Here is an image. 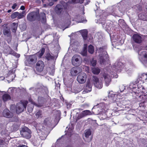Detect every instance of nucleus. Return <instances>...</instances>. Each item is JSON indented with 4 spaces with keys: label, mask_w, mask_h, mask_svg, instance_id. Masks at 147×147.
<instances>
[{
    "label": "nucleus",
    "mask_w": 147,
    "mask_h": 147,
    "mask_svg": "<svg viewBox=\"0 0 147 147\" xmlns=\"http://www.w3.org/2000/svg\"><path fill=\"white\" fill-rule=\"evenodd\" d=\"M143 53V57L147 59V52H144Z\"/></svg>",
    "instance_id": "obj_39"
},
{
    "label": "nucleus",
    "mask_w": 147,
    "mask_h": 147,
    "mask_svg": "<svg viewBox=\"0 0 147 147\" xmlns=\"http://www.w3.org/2000/svg\"><path fill=\"white\" fill-rule=\"evenodd\" d=\"M91 132L90 130H88L85 133V136L86 138H88L91 135Z\"/></svg>",
    "instance_id": "obj_34"
},
{
    "label": "nucleus",
    "mask_w": 147,
    "mask_h": 147,
    "mask_svg": "<svg viewBox=\"0 0 147 147\" xmlns=\"http://www.w3.org/2000/svg\"><path fill=\"white\" fill-rule=\"evenodd\" d=\"M82 55L83 56H86L87 55V52L86 51H84L82 53Z\"/></svg>",
    "instance_id": "obj_40"
},
{
    "label": "nucleus",
    "mask_w": 147,
    "mask_h": 147,
    "mask_svg": "<svg viewBox=\"0 0 147 147\" xmlns=\"http://www.w3.org/2000/svg\"><path fill=\"white\" fill-rule=\"evenodd\" d=\"M84 1V0H79V2H78V3H80V4H82L83 3Z\"/></svg>",
    "instance_id": "obj_46"
},
{
    "label": "nucleus",
    "mask_w": 147,
    "mask_h": 147,
    "mask_svg": "<svg viewBox=\"0 0 147 147\" xmlns=\"http://www.w3.org/2000/svg\"><path fill=\"white\" fill-rule=\"evenodd\" d=\"M54 11L57 15H61L63 12V6L61 4H57L55 7Z\"/></svg>",
    "instance_id": "obj_11"
},
{
    "label": "nucleus",
    "mask_w": 147,
    "mask_h": 147,
    "mask_svg": "<svg viewBox=\"0 0 147 147\" xmlns=\"http://www.w3.org/2000/svg\"><path fill=\"white\" fill-rule=\"evenodd\" d=\"M3 100L4 101H6L8 100H10L11 98V97L9 95L7 94H4L2 97Z\"/></svg>",
    "instance_id": "obj_20"
},
{
    "label": "nucleus",
    "mask_w": 147,
    "mask_h": 147,
    "mask_svg": "<svg viewBox=\"0 0 147 147\" xmlns=\"http://www.w3.org/2000/svg\"><path fill=\"white\" fill-rule=\"evenodd\" d=\"M87 75L84 73H80L77 76V80L80 84H84L86 81Z\"/></svg>",
    "instance_id": "obj_8"
},
{
    "label": "nucleus",
    "mask_w": 147,
    "mask_h": 147,
    "mask_svg": "<svg viewBox=\"0 0 147 147\" xmlns=\"http://www.w3.org/2000/svg\"><path fill=\"white\" fill-rule=\"evenodd\" d=\"M33 107L32 105H29L27 107V110L29 113L32 112L33 111Z\"/></svg>",
    "instance_id": "obj_33"
},
{
    "label": "nucleus",
    "mask_w": 147,
    "mask_h": 147,
    "mask_svg": "<svg viewBox=\"0 0 147 147\" xmlns=\"http://www.w3.org/2000/svg\"><path fill=\"white\" fill-rule=\"evenodd\" d=\"M138 16L139 18L141 20L144 21H147V13L140 14H139Z\"/></svg>",
    "instance_id": "obj_18"
},
{
    "label": "nucleus",
    "mask_w": 147,
    "mask_h": 147,
    "mask_svg": "<svg viewBox=\"0 0 147 147\" xmlns=\"http://www.w3.org/2000/svg\"><path fill=\"white\" fill-rule=\"evenodd\" d=\"M79 1V0H71V2L74 4L78 3Z\"/></svg>",
    "instance_id": "obj_38"
},
{
    "label": "nucleus",
    "mask_w": 147,
    "mask_h": 147,
    "mask_svg": "<svg viewBox=\"0 0 147 147\" xmlns=\"http://www.w3.org/2000/svg\"><path fill=\"white\" fill-rule=\"evenodd\" d=\"M25 11H22V13H19V14H18V16L17 18L18 19H20L24 17V15L23 14H25Z\"/></svg>",
    "instance_id": "obj_30"
},
{
    "label": "nucleus",
    "mask_w": 147,
    "mask_h": 147,
    "mask_svg": "<svg viewBox=\"0 0 147 147\" xmlns=\"http://www.w3.org/2000/svg\"><path fill=\"white\" fill-rule=\"evenodd\" d=\"M8 48L10 49L9 51V53L10 54H11L13 55L16 56V55L17 54L13 50L11 49L10 47L8 46Z\"/></svg>",
    "instance_id": "obj_32"
},
{
    "label": "nucleus",
    "mask_w": 147,
    "mask_h": 147,
    "mask_svg": "<svg viewBox=\"0 0 147 147\" xmlns=\"http://www.w3.org/2000/svg\"><path fill=\"white\" fill-rule=\"evenodd\" d=\"M84 117L87 115H91L92 113L91 112L88 110H86L83 111L82 112Z\"/></svg>",
    "instance_id": "obj_25"
},
{
    "label": "nucleus",
    "mask_w": 147,
    "mask_h": 147,
    "mask_svg": "<svg viewBox=\"0 0 147 147\" xmlns=\"http://www.w3.org/2000/svg\"><path fill=\"white\" fill-rule=\"evenodd\" d=\"M106 61V60L105 59L104 56H100V62L101 64H104Z\"/></svg>",
    "instance_id": "obj_27"
},
{
    "label": "nucleus",
    "mask_w": 147,
    "mask_h": 147,
    "mask_svg": "<svg viewBox=\"0 0 147 147\" xmlns=\"http://www.w3.org/2000/svg\"><path fill=\"white\" fill-rule=\"evenodd\" d=\"M18 25V23L13 22L12 23L11 25V28L13 32H16Z\"/></svg>",
    "instance_id": "obj_17"
},
{
    "label": "nucleus",
    "mask_w": 147,
    "mask_h": 147,
    "mask_svg": "<svg viewBox=\"0 0 147 147\" xmlns=\"http://www.w3.org/2000/svg\"><path fill=\"white\" fill-rule=\"evenodd\" d=\"M146 147H147V146H146Z\"/></svg>",
    "instance_id": "obj_60"
},
{
    "label": "nucleus",
    "mask_w": 147,
    "mask_h": 147,
    "mask_svg": "<svg viewBox=\"0 0 147 147\" xmlns=\"http://www.w3.org/2000/svg\"><path fill=\"white\" fill-rule=\"evenodd\" d=\"M136 82L137 80L134 82V84L130 85L131 87L132 85H133V92L132 93L133 97L136 96L138 94H145V92L146 91L143 85L144 82L140 81L138 82Z\"/></svg>",
    "instance_id": "obj_2"
},
{
    "label": "nucleus",
    "mask_w": 147,
    "mask_h": 147,
    "mask_svg": "<svg viewBox=\"0 0 147 147\" xmlns=\"http://www.w3.org/2000/svg\"><path fill=\"white\" fill-rule=\"evenodd\" d=\"M17 147H28L27 146H26L25 145H24L20 144V145H19Z\"/></svg>",
    "instance_id": "obj_44"
},
{
    "label": "nucleus",
    "mask_w": 147,
    "mask_h": 147,
    "mask_svg": "<svg viewBox=\"0 0 147 147\" xmlns=\"http://www.w3.org/2000/svg\"><path fill=\"white\" fill-rule=\"evenodd\" d=\"M100 71V69L98 67L94 68L92 69V72L94 74H98Z\"/></svg>",
    "instance_id": "obj_24"
},
{
    "label": "nucleus",
    "mask_w": 147,
    "mask_h": 147,
    "mask_svg": "<svg viewBox=\"0 0 147 147\" xmlns=\"http://www.w3.org/2000/svg\"><path fill=\"white\" fill-rule=\"evenodd\" d=\"M105 23V20L104 21V22H102L101 23L102 24H104Z\"/></svg>",
    "instance_id": "obj_51"
},
{
    "label": "nucleus",
    "mask_w": 147,
    "mask_h": 147,
    "mask_svg": "<svg viewBox=\"0 0 147 147\" xmlns=\"http://www.w3.org/2000/svg\"><path fill=\"white\" fill-rule=\"evenodd\" d=\"M36 3H40L41 1L40 0H36L35 1Z\"/></svg>",
    "instance_id": "obj_49"
},
{
    "label": "nucleus",
    "mask_w": 147,
    "mask_h": 147,
    "mask_svg": "<svg viewBox=\"0 0 147 147\" xmlns=\"http://www.w3.org/2000/svg\"><path fill=\"white\" fill-rule=\"evenodd\" d=\"M78 71L76 68L73 67L71 69L70 73L72 76H75L77 74Z\"/></svg>",
    "instance_id": "obj_19"
},
{
    "label": "nucleus",
    "mask_w": 147,
    "mask_h": 147,
    "mask_svg": "<svg viewBox=\"0 0 147 147\" xmlns=\"http://www.w3.org/2000/svg\"><path fill=\"white\" fill-rule=\"evenodd\" d=\"M36 117L38 118L39 117H42V112L41 111H38L35 114Z\"/></svg>",
    "instance_id": "obj_31"
},
{
    "label": "nucleus",
    "mask_w": 147,
    "mask_h": 147,
    "mask_svg": "<svg viewBox=\"0 0 147 147\" xmlns=\"http://www.w3.org/2000/svg\"><path fill=\"white\" fill-rule=\"evenodd\" d=\"M27 20L30 22L35 20H41L42 23H45L46 21V14L44 12H41L39 14L37 11H33L29 13L27 16Z\"/></svg>",
    "instance_id": "obj_1"
},
{
    "label": "nucleus",
    "mask_w": 147,
    "mask_h": 147,
    "mask_svg": "<svg viewBox=\"0 0 147 147\" xmlns=\"http://www.w3.org/2000/svg\"><path fill=\"white\" fill-rule=\"evenodd\" d=\"M102 20V19L100 18V20Z\"/></svg>",
    "instance_id": "obj_57"
},
{
    "label": "nucleus",
    "mask_w": 147,
    "mask_h": 147,
    "mask_svg": "<svg viewBox=\"0 0 147 147\" xmlns=\"http://www.w3.org/2000/svg\"><path fill=\"white\" fill-rule=\"evenodd\" d=\"M45 66L44 62L41 60L38 61L36 65V68L37 71L39 72L42 71Z\"/></svg>",
    "instance_id": "obj_10"
},
{
    "label": "nucleus",
    "mask_w": 147,
    "mask_h": 147,
    "mask_svg": "<svg viewBox=\"0 0 147 147\" xmlns=\"http://www.w3.org/2000/svg\"><path fill=\"white\" fill-rule=\"evenodd\" d=\"M3 32L4 36L11 38L12 36L10 30L7 26H6L3 28Z\"/></svg>",
    "instance_id": "obj_12"
},
{
    "label": "nucleus",
    "mask_w": 147,
    "mask_h": 147,
    "mask_svg": "<svg viewBox=\"0 0 147 147\" xmlns=\"http://www.w3.org/2000/svg\"><path fill=\"white\" fill-rule=\"evenodd\" d=\"M45 57L48 61H49L53 59L54 57L52 56L49 53H47L46 54Z\"/></svg>",
    "instance_id": "obj_22"
},
{
    "label": "nucleus",
    "mask_w": 147,
    "mask_h": 147,
    "mask_svg": "<svg viewBox=\"0 0 147 147\" xmlns=\"http://www.w3.org/2000/svg\"><path fill=\"white\" fill-rule=\"evenodd\" d=\"M92 82L94 86L98 89H101L102 87V83L101 82H100L99 78L96 76L92 77Z\"/></svg>",
    "instance_id": "obj_6"
},
{
    "label": "nucleus",
    "mask_w": 147,
    "mask_h": 147,
    "mask_svg": "<svg viewBox=\"0 0 147 147\" xmlns=\"http://www.w3.org/2000/svg\"><path fill=\"white\" fill-rule=\"evenodd\" d=\"M105 56L106 57V60H107V59L109 58V56L108 54H107L105 55Z\"/></svg>",
    "instance_id": "obj_47"
},
{
    "label": "nucleus",
    "mask_w": 147,
    "mask_h": 147,
    "mask_svg": "<svg viewBox=\"0 0 147 147\" xmlns=\"http://www.w3.org/2000/svg\"><path fill=\"white\" fill-rule=\"evenodd\" d=\"M19 14V13L18 12H14L11 15V18L12 19H14L17 17H18V14Z\"/></svg>",
    "instance_id": "obj_28"
},
{
    "label": "nucleus",
    "mask_w": 147,
    "mask_h": 147,
    "mask_svg": "<svg viewBox=\"0 0 147 147\" xmlns=\"http://www.w3.org/2000/svg\"><path fill=\"white\" fill-rule=\"evenodd\" d=\"M117 14L116 9L115 8H113L111 10L110 13L107 14V16H108L111 14L114 16H117Z\"/></svg>",
    "instance_id": "obj_21"
},
{
    "label": "nucleus",
    "mask_w": 147,
    "mask_h": 147,
    "mask_svg": "<svg viewBox=\"0 0 147 147\" xmlns=\"http://www.w3.org/2000/svg\"><path fill=\"white\" fill-rule=\"evenodd\" d=\"M49 3L48 4V5L50 6H52L54 4V3L53 2H49Z\"/></svg>",
    "instance_id": "obj_43"
},
{
    "label": "nucleus",
    "mask_w": 147,
    "mask_h": 147,
    "mask_svg": "<svg viewBox=\"0 0 147 147\" xmlns=\"http://www.w3.org/2000/svg\"><path fill=\"white\" fill-rule=\"evenodd\" d=\"M82 36L84 40L87 39L88 38V32L86 30H84L82 31L81 33Z\"/></svg>",
    "instance_id": "obj_16"
},
{
    "label": "nucleus",
    "mask_w": 147,
    "mask_h": 147,
    "mask_svg": "<svg viewBox=\"0 0 147 147\" xmlns=\"http://www.w3.org/2000/svg\"><path fill=\"white\" fill-rule=\"evenodd\" d=\"M141 102L140 103H139V106L140 107H142V108H145L146 106L144 104V103L145 102Z\"/></svg>",
    "instance_id": "obj_37"
},
{
    "label": "nucleus",
    "mask_w": 147,
    "mask_h": 147,
    "mask_svg": "<svg viewBox=\"0 0 147 147\" xmlns=\"http://www.w3.org/2000/svg\"><path fill=\"white\" fill-rule=\"evenodd\" d=\"M81 60V57L80 55L76 54L72 57L71 62L74 65L77 66L80 65Z\"/></svg>",
    "instance_id": "obj_5"
},
{
    "label": "nucleus",
    "mask_w": 147,
    "mask_h": 147,
    "mask_svg": "<svg viewBox=\"0 0 147 147\" xmlns=\"http://www.w3.org/2000/svg\"><path fill=\"white\" fill-rule=\"evenodd\" d=\"M146 9H147V8H146Z\"/></svg>",
    "instance_id": "obj_59"
},
{
    "label": "nucleus",
    "mask_w": 147,
    "mask_h": 147,
    "mask_svg": "<svg viewBox=\"0 0 147 147\" xmlns=\"http://www.w3.org/2000/svg\"><path fill=\"white\" fill-rule=\"evenodd\" d=\"M11 10L9 9V10H8V11H7V12L10 13V12H11Z\"/></svg>",
    "instance_id": "obj_50"
},
{
    "label": "nucleus",
    "mask_w": 147,
    "mask_h": 147,
    "mask_svg": "<svg viewBox=\"0 0 147 147\" xmlns=\"http://www.w3.org/2000/svg\"><path fill=\"white\" fill-rule=\"evenodd\" d=\"M22 136L27 139L30 138L31 137V131L28 128H23L20 131Z\"/></svg>",
    "instance_id": "obj_7"
},
{
    "label": "nucleus",
    "mask_w": 147,
    "mask_h": 147,
    "mask_svg": "<svg viewBox=\"0 0 147 147\" xmlns=\"http://www.w3.org/2000/svg\"><path fill=\"white\" fill-rule=\"evenodd\" d=\"M88 52L91 54H92L94 53V47L92 45H90L88 47Z\"/></svg>",
    "instance_id": "obj_26"
},
{
    "label": "nucleus",
    "mask_w": 147,
    "mask_h": 147,
    "mask_svg": "<svg viewBox=\"0 0 147 147\" xmlns=\"http://www.w3.org/2000/svg\"><path fill=\"white\" fill-rule=\"evenodd\" d=\"M102 104V103H100L98 105H97L94 106V107L93 109H96V110H98L99 109H100L99 108V106H101Z\"/></svg>",
    "instance_id": "obj_36"
},
{
    "label": "nucleus",
    "mask_w": 147,
    "mask_h": 147,
    "mask_svg": "<svg viewBox=\"0 0 147 147\" xmlns=\"http://www.w3.org/2000/svg\"><path fill=\"white\" fill-rule=\"evenodd\" d=\"M17 6V4L16 3H15L13 4V5L12 6V8L13 9H14L16 8V7Z\"/></svg>",
    "instance_id": "obj_41"
},
{
    "label": "nucleus",
    "mask_w": 147,
    "mask_h": 147,
    "mask_svg": "<svg viewBox=\"0 0 147 147\" xmlns=\"http://www.w3.org/2000/svg\"><path fill=\"white\" fill-rule=\"evenodd\" d=\"M132 38L134 42L137 44H140L142 42V38L140 34H134L133 35Z\"/></svg>",
    "instance_id": "obj_9"
},
{
    "label": "nucleus",
    "mask_w": 147,
    "mask_h": 147,
    "mask_svg": "<svg viewBox=\"0 0 147 147\" xmlns=\"http://www.w3.org/2000/svg\"><path fill=\"white\" fill-rule=\"evenodd\" d=\"M67 108H68V107L70 108V107L71 106V105L70 104H67Z\"/></svg>",
    "instance_id": "obj_48"
},
{
    "label": "nucleus",
    "mask_w": 147,
    "mask_h": 147,
    "mask_svg": "<svg viewBox=\"0 0 147 147\" xmlns=\"http://www.w3.org/2000/svg\"><path fill=\"white\" fill-rule=\"evenodd\" d=\"M90 65L93 66H95L96 64V61L94 60V59H92L90 61Z\"/></svg>",
    "instance_id": "obj_29"
},
{
    "label": "nucleus",
    "mask_w": 147,
    "mask_h": 147,
    "mask_svg": "<svg viewBox=\"0 0 147 147\" xmlns=\"http://www.w3.org/2000/svg\"><path fill=\"white\" fill-rule=\"evenodd\" d=\"M40 52L39 51L34 54L28 56L27 61L29 64H32L36 62L37 59V56L39 58H41L45 52V49L44 48H42L40 49Z\"/></svg>",
    "instance_id": "obj_4"
},
{
    "label": "nucleus",
    "mask_w": 147,
    "mask_h": 147,
    "mask_svg": "<svg viewBox=\"0 0 147 147\" xmlns=\"http://www.w3.org/2000/svg\"><path fill=\"white\" fill-rule=\"evenodd\" d=\"M25 9V7L23 5H22L21 6L20 8V9L22 10H24Z\"/></svg>",
    "instance_id": "obj_45"
},
{
    "label": "nucleus",
    "mask_w": 147,
    "mask_h": 147,
    "mask_svg": "<svg viewBox=\"0 0 147 147\" xmlns=\"http://www.w3.org/2000/svg\"><path fill=\"white\" fill-rule=\"evenodd\" d=\"M48 1H49V2H51V1H52V0H48Z\"/></svg>",
    "instance_id": "obj_55"
},
{
    "label": "nucleus",
    "mask_w": 147,
    "mask_h": 147,
    "mask_svg": "<svg viewBox=\"0 0 147 147\" xmlns=\"http://www.w3.org/2000/svg\"><path fill=\"white\" fill-rule=\"evenodd\" d=\"M103 49V48H102V47H100V49Z\"/></svg>",
    "instance_id": "obj_56"
},
{
    "label": "nucleus",
    "mask_w": 147,
    "mask_h": 147,
    "mask_svg": "<svg viewBox=\"0 0 147 147\" xmlns=\"http://www.w3.org/2000/svg\"><path fill=\"white\" fill-rule=\"evenodd\" d=\"M66 147H72L71 146H67Z\"/></svg>",
    "instance_id": "obj_53"
},
{
    "label": "nucleus",
    "mask_w": 147,
    "mask_h": 147,
    "mask_svg": "<svg viewBox=\"0 0 147 147\" xmlns=\"http://www.w3.org/2000/svg\"><path fill=\"white\" fill-rule=\"evenodd\" d=\"M92 90V86L90 81H88L86 85L85 88L84 89V91L87 93L90 92Z\"/></svg>",
    "instance_id": "obj_15"
},
{
    "label": "nucleus",
    "mask_w": 147,
    "mask_h": 147,
    "mask_svg": "<svg viewBox=\"0 0 147 147\" xmlns=\"http://www.w3.org/2000/svg\"><path fill=\"white\" fill-rule=\"evenodd\" d=\"M58 0H53V1L54 2H57Z\"/></svg>",
    "instance_id": "obj_54"
},
{
    "label": "nucleus",
    "mask_w": 147,
    "mask_h": 147,
    "mask_svg": "<svg viewBox=\"0 0 147 147\" xmlns=\"http://www.w3.org/2000/svg\"><path fill=\"white\" fill-rule=\"evenodd\" d=\"M28 103L27 101H20V102L17 103L16 106L14 105H11L10 109L11 111H15L16 113L19 114L26 109Z\"/></svg>",
    "instance_id": "obj_3"
},
{
    "label": "nucleus",
    "mask_w": 147,
    "mask_h": 147,
    "mask_svg": "<svg viewBox=\"0 0 147 147\" xmlns=\"http://www.w3.org/2000/svg\"><path fill=\"white\" fill-rule=\"evenodd\" d=\"M3 114L4 117L7 118H11L13 116V114L7 109H5L3 110Z\"/></svg>",
    "instance_id": "obj_14"
},
{
    "label": "nucleus",
    "mask_w": 147,
    "mask_h": 147,
    "mask_svg": "<svg viewBox=\"0 0 147 147\" xmlns=\"http://www.w3.org/2000/svg\"><path fill=\"white\" fill-rule=\"evenodd\" d=\"M2 22V20L0 18V23H1Z\"/></svg>",
    "instance_id": "obj_52"
},
{
    "label": "nucleus",
    "mask_w": 147,
    "mask_h": 147,
    "mask_svg": "<svg viewBox=\"0 0 147 147\" xmlns=\"http://www.w3.org/2000/svg\"><path fill=\"white\" fill-rule=\"evenodd\" d=\"M77 118H76V121L80 119L81 118L84 117V116L82 113H80L78 114V115H76Z\"/></svg>",
    "instance_id": "obj_35"
},
{
    "label": "nucleus",
    "mask_w": 147,
    "mask_h": 147,
    "mask_svg": "<svg viewBox=\"0 0 147 147\" xmlns=\"http://www.w3.org/2000/svg\"><path fill=\"white\" fill-rule=\"evenodd\" d=\"M4 141L1 139H0V145H1L4 144Z\"/></svg>",
    "instance_id": "obj_42"
},
{
    "label": "nucleus",
    "mask_w": 147,
    "mask_h": 147,
    "mask_svg": "<svg viewBox=\"0 0 147 147\" xmlns=\"http://www.w3.org/2000/svg\"><path fill=\"white\" fill-rule=\"evenodd\" d=\"M66 9V8H64L65 9Z\"/></svg>",
    "instance_id": "obj_58"
},
{
    "label": "nucleus",
    "mask_w": 147,
    "mask_h": 147,
    "mask_svg": "<svg viewBox=\"0 0 147 147\" xmlns=\"http://www.w3.org/2000/svg\"><path fill=\"white\" fill-rule=\"evenodd\" d=\"M147 80V73H143L139 76V78L137 79V82L140 81H142L144 83V81Z\"/></svg>",
    "instance_id": "obj_13"
},
{
    "label": "nucleus",
    "mask_w": 147,
    "mask_h": 147,
    "mask_svg": "<svg viewBox=\"0 0 147 147\" xmlns=\"http://www.w3.org/2000/svg\"><path fill=\"white\" fill-rule=\"evenodd\" d=\"M103 77L104 79L105 83L106 84H108L110 82V79L108 77V76L105 74L103 75Z\"/></svg>",
    "instance_id": "obj_23"
}]
</instances>
